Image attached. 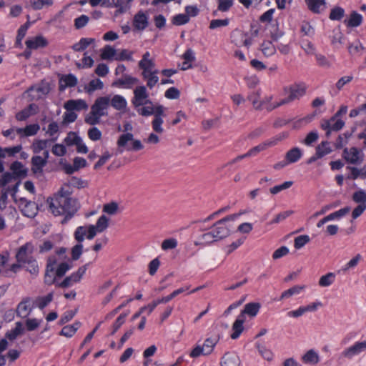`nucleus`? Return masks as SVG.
<instances>
[{
  "mask_svg": "<svg viewBox=\"0 0 366 366\" xmlns=\"http://www.w3.org/2000/svg\"><path fill=\"white\" fill-rule=\"evenodd\" d=\"M70 195L71 192L64 187L49 202L50 210L55 216H64L61 221L62 224L66 223L78 209L76 201L72 199Z\"/></svg>",
  "mask_w": 366,
  "mask_h": 366,
  "instance_id": "obj_1",
  "label": "nucleus"
},
{
  "mask_svg": "<svg viewBox=\"0 0 366 366\" xmlns=\"http://www.w3.org/2000/svg\"><path fill=\"white\" fill-rule=\"evenodd\" d=\"M239 216L240 214H233L218 220L199 237V243L196 244H208L228 237L233 229L232 222Z\"/></svg>",
  "mask_w": 366,
  "mask_h": 366,
  "instance_id": "obj_2",
  "label": "nucleus"
},
{
  "mask_svg": "<svg viewBox=\"0 0 366 366\" xmlns=\"http://www.w3.org/2000/svg\"><path fill=\"white\" fill-rule=\"evenodd\" d=\"M142 70V79L147 82V87L152 89L159 82V70L156 69L154 59L149 51H146L138 63Z\"/></svg>",
  "mask_w": 366,
  "mask_h": 366,
  "instance_id": "obj_3",
  "label": "nucleus"
},
{
  "mask_svg": "<svg viewBox=\"0 0 366 366\" xmlns=\"http://www.w3.org/2000/svg\"><path fill=\"white\" fill-rule=\"evenodd\" d=\"M110 96L100 97L96 99L91 107L89 113L85 117V122L89 125H96L100 123L101 117L107 116L109 107Z\"/></svg>",
  "mask_w": 366,
  "mask_h": 366,
  "instance_id": "obj_4",
  "label": "nucleus"
},
{
  "mask_svg": "<svg viewBox=\"0 0 366 366\" xmlns=\"http://www.w3.org/2000/svg\"><path fill=\"white\" fill-rule=\"evenodd\" d=\"M285 92L287 94L288 96L274 104L272 107V109L287 104H290L295 100L299 99L300 97L305 95L306 92V87L303 84H294L289 87H285Z\"/></svg>",
  "mask_w": 366,
  "mask_h": 366,
  "instance_id": "obj_5",
  "label": "nucleus"
},
{
  "mask_svg": "<svg viewBox=\"0 0 366 366\" xmlns=\"http://www.w3.org/2000/svg\"><path fill=\"white\" fill-rule=\"evenodd\" d=\"M342 156L347 163L355 165L361 164L365 158L362 149L355 147L344 149Z\"/></svg>",
  "mask_w": 366,
  "mask_h": 366,
  "instance_id": "obj_6",
  "label": "nucleus"
},
{
  "mask_svg": "<svg viewBox=\"0 0 366 366\" xmlns=\"http://www.w3.org/2000/svg\"><path fill=\"white\" fill-rule=\"evenodd\" d=\"M132 104L134 109L139 108L145 104H152V101L149 99V93L146 86H138L134 89Z\"/></svg>",
  "mask_w": 366,
  "mask_h": 366,
  "instance_id": "obj_7",
  "label": "nucleus"
},
{
  "mask_svg": "<svg viewBox=\"0 0 366 366\" xmlns=\"http://www.w3.org/2000/svg\"><path fill=\"white\" fill-rule=\"evenodd\" d=\"M57 259L56 256H50L47 259V263L45 269L44 282L47 285L55 284L56 285V276L54 273Z\"/></svg>",
  "mask_w": 366,
  "mask_h": 366,
  "instance_id": "obj_8",
  "label": "nucleus"
},
{
  "mask_svg": "<svg viewBox=\"0 0 366 366\" xmlns=\"http://www.w3.org/2000/svg\"><path fill=\"white\" fill-rule=\"evenodd\" d=\"M34 249V245L31 242H26L21 246L16 254L17 262L25 265L26 262L34 258L33 257Z\"/></svg>",
  "mask_w": 366,
  "mask_h": 366,
  "instance_id": "obj_9",
  "label": "nucleus"
},
{
  "mask_svg": "<svg viewBox=\"0 0 366 366\" xmlns=\"http://www.w3.org/2000/svg\"><path fill=\"white\" fill-rule=\"evenodd\" d=\"M97 232V229L93 224L89 225L88 227L80 226L76 229L74 237L78 242H81L84 241L86 234H87V239H92L96 236Z\"/></svg>",
  "mask_w": 366,
  "mask_h": 366,
  "instance_id": "obj_10",
  "label": "nucleus"
},
{
  "mask_svg": "<svg viewBox=\"0 0 366 366\" xmlns=\"http://www.w3.org/2000/svg\"><path fill=\"white\" fill-rule=\"evenodd\" d=\"M365 351H366V340L362 342L358 341L350 347L345 349L342 352V356L347 359H352Z\"/></svg>",
  "mask_w": 366,
  "mask_h": 366,
  "instance_id": "obj_11",
  "label": "nucleus"
},
{
  "mask_svg": "<svg viewBox=\"0 0 366 366\" xmlns=\"http://www.w3.org/2000/svg\"><path fill=\"white\" fill-rule=\"evenodd\" d=\"M19 207L22 214L27 217L33 218L37 214L38 207L36 203L29 201L24 197L19 199Z\"/></svg>",
  "mask_w": 366,
  "mask_h": 366,
  "instance_id": "obj_12",
  "label": "nucleus"
},
{
  "mask_svg": "<svg viewBox=\"0 0 366 366\" xmlns=\"http://www.w3.org/2000/svg\"><path fill=\"white\" fill-rule=\"evenodd\" d=\"M133 137L134 136L132 133L127 132L126 134H122L117 140L118 147H124L127 145L128 142L132 141V147L131 148L127 147V149L134 151L141 150L143 148L142 142L138 139L134 140Z\"/></svg>",
  "mask_w": 366,
  "mask_h": 366,
  "instance_id": "obj_13",
  "label": "nucleus"
},
{
  "mask_svg": "<svg viewBox=\"0 0 366 366\" xmlns=\"http://www.w3.org/2000/svg\"><path fill=\"white\" fill-rule=\"evenodd\" d=\"M165 108L164 106L159 104L157 105V113L154 115V119L152 122V127L154 132L162 134L164 132L162 124L164 122L163 117L164 114Z\"/></svg>",
  "mask_w": 366,
  "mask_h": 366,
  "instance_id": "obj_14",
  "label": "nucleus"
},
{
  "mask_svg": "<svg viewBox=\"0 0 366 366\" xmlns=\"http://www.w3.org/2000/svg\"><path fill=\"white\" fill-rule=\"evenodd\" d=\"M132 24L137 31L144 30L149 25L148 14L142 10L139 11L134 16Z\"/></svg>",
  "mask_w": 366,
  "mask_h": 366,
  "instance_id": "obj_15",
  "label": "nucleus"
},
{
  "mask_svg": "<svg viewBox=\"0 0 366 366\" xmlns=\"http://www.w3.org/2000/svg\"><path fill=\"white\" fill-rule=\"evenodd\" d=\"M344 125L345 122L335 116H332L329 119H322L320 124L322 129H331L335 132L342 129Z\"/></svg>",
  "mask_w": 366,
  "mask_h": 366,
  "instance_id": "obj_16",
  "label": "nucleus"
},
{
  "mask_svg": "<svg viewBox=\"0 0 366 366\" xmlns=\"http://www.w3.org/2000/svg\"><path fill=\"white\" fill-rule=\"evenodd\" d=\"M109 105L121 113H124L127 108V99L120 94H114L110 97Z\"/></svg>",
  "mask_w": 366,
  "mask_h": 366,
  "instance_id": "obj_17",
  "label": "nucleus"
},
{
  "mask_svg": "<svg viewBox=\"0 0 366 366\" xmlns=\"http://www.w3.org/2000/svg\"><path fill=\"white\" fill-rule=\"evenodd\" d=\"M31 300L29 297H26L23 299L22 301H21L17 305V316L21 318L27 317L32 310V307H31Z\"/></svg>",
  "mask_w": 366,
  "mask_h": 366,
  "instance_id": "obj_18",
  "label": "nucleus"
},
{
  "mask_svg": "<svg viewBox=\"0 0 366 366\" xmlns=\"http://www.w3.org/2000/svg\"><path fill=\"white\" fill-rule=\"evenodd\" d=\"M64 107L66 111H81L87 109L88 104L84 99H71L65 102Z\"/></svg>",
  "mask_w": 366,
  "mask_h": 366,
  "instance_id": "obj_19",
  "label": "nucleus"
},
{
  "mask_svg": "<svg viewBox=\"0 0 366 366\" xmlns=\"http://www.w3.org/2000/svg\"><path fill=\"white\" fill-rule=\"evenodd\" d=\"M245 321V317L243 314H239L232 325V333L231 338L233 340L237 339L244 330L243 324Z\"/></svg>",
  "mask_w": 366,
  "mask_h": 366,
  "instance_id": "obj_20",
  "label": "nucleus"
},
{
  "mask_svg": "<svg viewBox=\"0 0 366 366\" xmlns=\"http://www.w3.org/2000/svg\"><path fill=\"white\" fill-rule=\"evenodd\" d=\"M134 0H112L107 6H114L117 9V14H124L131 8V4Z\"/></svg>",
  "mask_w": 366,
  "mask_h": 366,
  "instance_id": "obj_21",
  "label": "nucleus"
},
{
  "mask_svg": "<svg viewBox=\"0 0 366 366\" xmlns=\"http://www.w3.org/2000/svg\"><path fill=\"white\" fill-rule=\"evenodd\" d=\"M77 81L74 74L63 75L59 79V90L64 91L67 87H74L77 84Z\"/></svg>",
  "mask_w": 366,
  "mask_h": 366,
  "instance_id": "obj_22",
  "label": "nucleus"
},
{
  "mask_svg": "<svg viewBox=\"0 0 366 366\" xmlns=\"http://www.w3.org/2000/svg\"><path fill=\"white\" fill-rule=\"evenodd\" d=\"M26 46L30 49H36L38 48L45 47L48 42L42 36H37L34 38L27 39L25 42Z\"/></svg>",
  "mask_w": 366,
  "mask_h": 366,
  "instance_id": "obj_23",
  "label": "nucleus"
},
{
  "mask_svg": "<svg viewBox=\"0 0 366 366\" xmlns=\"http://www.w3.org/2000/svg\"><path fill=\"white\" fill-rule=\"evenodd\" d=\"M310 11L315 14H320L325 9V0H305Z\"/></svg>",
  "mask_w": 366,
  "mask_h": 366,
  "instance_id": "obj_24",
  "label": "nucleus"
},
{
  "mask_svg": "<svg viewBox=\"0 0 366 366\" xmlns=\"http://www.w3.org/2000/svg\"><path fill=\"white\" fill-rule=\"evenodd\" d=\"M222 366H239L240 360L238 355L234 352L226 353L221 362Z\"/></svg>",
  "mask_w": 366,
  "mask_h": 366,
  "instance_id": "obj_25",
  "label": "nucleus"
},
{
  "mask_svg": "<svg viewBox=\"0 0 366 366\" xmlns=\"http://www.w3.org/2000/svg\"><path fill=\"white\" fill-rule=\"evenodd\" d=\"M40 127L37 124L27 125L25 128H16V133L21 137L34 136L39 132Z\"/></svg>",
  "mask_w": 366,
  "mask_h": 366,
  "instance_id": "obj_26",
  "label": "nucleus"
},
{
  "mask_svg": "<svg viewBox=\"0 0 366 366\" xmlns=\"http://www.w3.org/2000/svg\"><path fill=\"white\" fill-rule=\"evenodd\" d=\"M47 162L45 159H42L41 156H34L31 158V170L34 174H40L43 172V168L46 165Z\"/></svg>",
  "mask_w": 366,
  "mask_h": 366,
  "instance_id": "obj_27",
  "label": "nucleus"
},
{
  "mask_svg": "<svg viewBox=\"0 0 366 366\" xmlns=\"http://www.w3.org/2000/svg\"><path fill=\"white\" fill-rule=\"evenodd\" d=\"M10 169L12 174L16 178L25 177L27 173L26 169L21 162L16 161L11 164Z\"/></svg>",
  "mask_w": 366,
  "mask_h": 366,
  "instance_id": "obj_28",
  "label": "nucleus"
},
{
  "mask_svg": "<svg viewBox=\"0 0 366 366\" xmlns=\"http://www.w3.org/2000/svg\"><path fill=\"white\" fill-rule=\"evenodd\" d=\"M302 156V150L298 147H294L286 153L285 159L287 160V163L292 164L300 159Z\"/></svg>",
  "mask_w": 366,
  "mask_h": 366,
  "instance_id": "obj_29",
  "label": "nucleus"
},
{
  "mask_svg": "<svg viewBox=\"0 0 366 366\" xmlns=\"http://www.w3.org/2000/svg\"><path fill=\"white\" fill-rule=\"evenodd\" d=\"M137 113L142 117H149L154 115L157 113V106H154L153 102L152 104H145L142 107L135 109Z\"/></svg>",
  "mask_w": 366,
  "mask_h": 366,
  "instance_id": "obj_30",
  "label": "nucleus"
},
{
  "mask_svg": "<svg viewBox=\"0 0 366 366\" xmlns=\"http://www.w3.org/2000/svg\"><path fill=\"white\" fill-rule=\"evenodd\" d=\"M260 304L257 302H250L244 305V310L240 314L248 315L250 317H255L260 309Z\"/></svg>",
  "mask_w": 366,
  "mask_h": 366,
  "instance_id": "obj_31",
  "label": "nucleus"
},
{
  "mask_svg": "<svg viewBox=\"0 0 366 366\" xmlns=\"http://www.w3.org/2000/svg\"><path fill=\"white\" fill-rule=\"evenodd\" d=\"M104 88V83L99 79H92L87 85L84 86V90L89 94H92L96 90H101Z\"/></svg>",
  "mask_w": 366,
  "mask_h": 366,
  "instance_id": "obj_32",
  "label": "nucleus"
},
{
  "mask_svg": "<svg viewBox=\"0 0 366 366\" xmlns=\"http://www.w3.org/2000/svg\"><path fill=\"white\" fill-rule=\"evenodd\" d=\"M302 360L305 363L316 365L320 361V357L316 351L311 349L302 356Z\"/></svg>",
  "mask_w": 366,
  "mask_h": 366,
  "instance_id": "obj_33",
  "label": "nucleus"
},
{
  "mask_svg": "<svg viewBox=\"0 0 366 366\" xmlns=\"http://www.w3.org/2000/svg\"><path fill=\"white\" fill-rule=\"evenodd\" d=\"M81 322H75L74 324L70 325L64 326L61 332L60 335L65 336L66 337H71L75 332L77 331V330L80 327Z\"/></svg>",
  "mask_w": 366,
  "mask_h": 366,
  "instance_id": "obj_34",
  "label": "nucleus"
},
{
  "mask_svg": "<svg viewBox=\"0 0 366 366\" xmlns=\"http://www.w3.org/2000/svg\"><path fill=\"white\" fill-rule=\"evenodd\" d=\"M53 300V293L50 292L46 296L38 297L34 300V305L40 310L46 307Z\"/></svg>",
  "mask_w": 366,
  "mask_h": 366,
  "instance_id": "obj_35",
  "label": "nucleus"
},
{
  "mask_svg": "<svg viewBox=\"0 0 366 366\" xmlns=\"http://www.w3.org/2000/svg\"><path fill=\"white\" fill-rule=\"evenodd\" d=\"M305 286L295 285L284 291L280 297V300L288 299L295 295H299L302 290H305Z\"/></svg>",
  "mask_w": 366,
  "mask_h": 366,
  "instance_id": "obj_36",
  "label": "nucleus"
},
{
  "mask_svg": "<svg viewBox=\"0 0 366 366\" xmlns=\"http://www.w3.org/2000/svg\"><path fill=\"white\" fill-rule=\"evenodd\" d=\"M262 54L267 56H271L276 52V48L271 41H264L260 46Z\"/></svg>",
  "mask_w": 366,
  "mask_h": 366,
  "instance_id": "obj_37",
  "label": "nucleus"
},
{
  "mask_svg": "<svg viewBox=\"0 0 366 366\" xmlns=\"http://www.w3.org/2000/svg\"><path fill=\"white\" fill-rule=\"evenodd\" d=\"M50 140L48 139H37L35 140L31 146L34 153L38 154L41 151L46 149L50 144Z\"/></svg>",
  "mask_w": 366,
  "mask_h": 366,
  "instance_id": "obj_38",
  "label": "nucleus"
},
{
  "mask_svg": "<svg viewBox=\"0 0 366 366\" xmlns=\"http://www.w3.org/2000/svg\"><path fill=\"white\" fill-rule=\"evenodd\" d=\"M94 41L95 39L93 38H81L79 42L72 46V49L76 51H84Z\"/></svg>",
  "mask_w": 366,
  "mask_h": 366,
  "instance_id": "obj_39",
  "label": "nucleus"
},
{
  "mask_svg": "<svg viewBox=\"0 0 366 366\" xmlns=\"http://www.w3.org/2000/svg\"><path fill=\"white\" fill-rule=\"evenodd\" d=\"M272 142H267L265 141L259 144H258L257 146L256 147H254L253 148L250 149L247 153V155L249 157H252V156H255L257 155L259 152H262V151H264L265 149H267V148L269 147H272Z\"/></svg>",
  "mask_w": 366,
  "mask_h": 366,
  "instance_id": "obj_40",
  "label": "nucleus"
},
{
  "mask_svg": "<svg viewBox=\"0 0 366 366\" xmlns=\"http://www.w3.org/2000/svg\"><path fill=\"white\" fill-rule=\"evenodd\" d=\"M218 342L219 337H208L204 340L202 347L207 355L212 352L214 347H215Z\"/></svg>",
  "mask_w": 366,
  "mask_h": 366,
  "instance_id": "obj_41",
  "label": "nucleus"
},
{
  "mask_svg": "<svg viewBox=\"0 0 366 366\" xmlns=\"http://www.w3.org/2000/svg\"><path fill=\"white\" fill-rule=\"evenodd\" d=\"M335 274L332 272H329L320 278L319 285L322 287H329L335 282Z\"/></svg>",
  "mask_w": 366,
  "mask_h": 366,
  "instance_id": "obj_42",
  "label": "nucleus"
},
{
  "mask_svg": "<svg viewBox=\"0 0 366 366\" xmlns=\"http://www.w3.org/2000/svg\"><path fill=\"white\" fill-rule=\"evenodd\" d=\"M332 152L329 142L327 141L322 142L317 147L316 152L318 154L317 157H323L324 156L330 154Z\"/></svg>",
  "mask_w": 366,
  "mask_h": 366,
  "instance_id": "obj_43",
  "label": "nucleus"
},
{
  "mask_svg": "<svg viewBox=\"0 0 366 366\" xmlns=\"http://www.w3.org/2000/svg\"><path fill=\"white\" fill-rule=\"evenodd\" d=\"M350 207H345L344 208L339 209L338 211H336L335 212H332V213L328 214L326 217H327L328 222L336 219H339L341 217L345 216L347 214H348L350 212Z\"/></svg>",
  "mask_w": 366,
  "mask_h": 366,
  "instance_id": "obj_44",
  "label": "nucleus"
},
{
  "mask_svg": "<svg viewBox=\"0 0 366 366\" xmlns=\"http://www.w3.org/2000/svg\"><path fill=\"white\" fill-rule=\"evenodd\" d=\"M347 49L349 53L351 55H355L361 54V52L364 50V46H362L360 41L356 40L352 43H350Z\"/></svg>",
  "mask_w": 366,
  "mask_h": 366,
  "instance_id": "obj_45",
  "label": "nucleus"
},
{
  "mask_svg": "<svg viewBox=\"0 0 366 366\" xmlns=\"http://www.w3.org/2000/svg\"><path fill=\"white\" fill-rule=\"evenodd\" d=\"M88 264H86L77 269L76 272H73L71 275H69L71 280L73 281L74 283L79 282L84 274H85L86 269H87Z\"/></svg>",
  "mask_w": 366,
  "mask_h": 366,
  "instance_id": "obj_46",
  "label": "nucleus"
},
{
  "mask_svg": "<svg viewBox=\"0 0 366 366\" xmlns=\"http://www.w3.org/2000/svg\"><path fill=\"white\" fill-rule=\"evenodd\" d=\"M26 269L33 275H36L39 273V268L38 266L37 261L35 258L26 262L25 265H22Z\"/></svg>",
  "mask_w": 366,
  "mask_h": 366,
  "instance_id": "obj_47",
  "label": "nucleus"
},
{
  "mask_svg": "<svg viewBox=\"0 0 366 366\" xmlns=\"http://www.w3.org/2000/svg\"><path fill=\"white\" fill-rule=\"evenodd\" d=\"M362 21V15L357 13L356 11H353L350 15V19L348 20L347 26L357 27L361 24Z\"/></svg>",
  "mask_w": 366,
  "mask_h": 366,
  "instance_id": "obj_48",
  "label": "nucleus"
},
{
  "mask_svg": "<svg viewBox=\"0 0 366 366\" xmlns=\"http://www.w3.org/2000/svg\"><path fill=\"white\" fill-rule=\"evenodd\" d=\"M133 51H129L128 49H122L119 51L117 56L115 57V59L117 61H133Z\"/></svg>",
  "mask_w": 366,
  "mask_h": 366,
  "instance_id": "obj_49",
  "label": "nucleus"
},
{
  "mask_svg": "<svg viewBox=\"0 0 366 366\" xmlns=\"http://www.w3.org/2000/svg\"><path fill=\"white\" fill-rule=\"evenodd\" d=\"M23 326L21 322H17L16 323V327L14 330L8 332L6 334V337L11 340H15L17 336L23 332Z\"/></svg>",
  "mask_w": 366,
  "mask_h": 366,
  "instance_id": "obj_50",
  "label": "nucleus"
},
{
  "mask_svg": "<svg viewBox=\"0 0 366 366\" xmlns=\"http://www.w3.org/2000/svg\"><path fill=\"white\" fill-rule=\"evenodd\" d=\"M256 347L258 350L259 354L267 360H271L273 357L272 352L267 349L265 346L259 342L256 343Z\"/></svg>",
  "mask_w": 366,
  "mask_h": 366,
  "instance_id": "obj_51",
  "label": "nucleus"
},
{
  "mask_svg": "<svg viewBox=\"0 0 366 366\" xmlns=\"http://www.w3.org/2000/svg\"><path fill=\"white\" fill-rule=\"evenodd\" d=\"M115 54L116 50L112 46L107 45L102 50L101 58L104 60L111 59Z\"/></svg>",
  "mask_w": 366,
  "mask_h": 366,
  "instance_id": "obj_52",
  "label": "nucleus"
},
{
  "mask_svg": "<svg viewBox=\"0 0 366 366\" xmlns=\"http://www.w3.org/2000/svg\"><path fill=\"white\" fill-rule=\"evenodd\" d=\"M98 232H104L109 226V218L105 215H102L94 225Z\"/></svg>",
  "mask_w": 366,
  "mask_h": 366,
  "instance_id": "obj_53",
  "label": "nucleus"
},
{
  "mask_svg": "<svg viewBox=\"0 0 366 366\" xmlns=\"http://www.w3.org/2000/svg\"><path fill=\"white\" fill-rule=\"evenodd\" d=\"M66 186H71L73 187L81 189L86 187L87 186V182L80 178L71 177L68 180V184Z\"/></svg>",
  "mask_w": 366,
  "mask_h": 366,
  "instance_id": "obj_54",
  "label": "nucleus"
},
{
  "mask_svg": "<svg viewBox=\"0 0 366 366\" xmlns=\"http://www.w3.org/2000/svg\"><path fill=\"white\" fill-rule=\"evenodd\" d=\"M310 240V238L307 234L300 235L294 240V246L296 249H299L303 247Z\"/></svg>",
  "mask_w": 366,
  "mask_h": 366,
  "instance_id": "obj_55",
  "label": "nucleus"
},
{
  "mask_svg": "<svg viewBox=\"0 0 366 366\" xmlns=\"http://www.w3.org/2000/svg\"><path fill=\"white\" fill-rule=\"evenodd\" d=\"M71 268V265L67 262L60 263L56 268H55V274L58 277H63L67 271Z\"/></svg>",
  "mask_w": 366,
  "mask_h": 366,
  "instance_id": "obj_56",
  "label": "nucleus"
},
{
  "mask_svg": "<svg viewBox=\"0 0 366 366\" xmlns=\"http://www.w3.org/2000/svg\"><path fill=\"white\" fill-rule=\"evenodd\" d=\"M41 322L42 320L29 318L25 322L26 330L28 331H34L39 327Z\"/></svg>",
  "mask_w": 366,
  "mask_h": 366,
  "instance_id": "obj_57",
  "label": "nucleus"
},
{
  "mask_svg": "<svg viewBox=\"0 0 366 366\" xmlns=\"http://www.w3.org/2000/svg\"><path fill=\"white\" fill-rule=\"evenodd\" d=\"M345 15V11L340 6L333 8L330 14V19L331 20H340Z\"/></svg>",
  "mask_w": 366,
  "mask_h": 366,
  "instance_id": "obj_58",
  "label": "nucleus"
},
{
  "mask_svg": "<svg viewBox=\"0 0 366 366\" xmlns=\"http://www.w3.org/2000/svg\"><path fill=\"white\" fill-rule=\"evenodd\" d=\"M189 21V18L186 14H179L172 18V24L177 26L184 25L188 23Z\"/></svg>",
  "mask_w": 366,
  "mask_h": 366,
  "instance_id": "obj_59",
  "label": "nucleus"
},
{
  "mask_svg": "<svg viewBox=\"0 0 366 366\" xmlns=\"http://www.w3.org/2000/svg\"><path fill=\"white\" fill-rule=\"evenodd\" d=\"M292 184H293V182L287 181V182H285L284 183H282V184L276 185V186L270 188L269 192L272 194H277L279 192H280L281 191L290 188Z\"/></svg>",
  "mask_w": 366,
  "mask_h": 366,
  "instance_id": "obj_60",
  "label": "nucleus"
},
{
  "mask_svg": "<svg viewBox=\"0 0 366 366\" xmlns=\"http://www.w3.org/2000/svg\"><path fill=\"white\" fill-rule=\"evenodd\" d=\"M352 199L360 204H366V192L359 190L353 194Z\"/></svg>",
  "mask_w": 366,
  "mask_h": 366,
  "instance_id": "obj_61",
  "label": "nucleus"
},
{
  "mask_svg": "<svg viewBox=\"0 0 366 366\" xmlns=\"http://www.w3.org/2000/svg\"><path fill=\"white\" fill-rule=\"evenodd\" d=\"M319 135L317 132L312 131L310 132L303 140L302 143H304L307 146L312 145L314 142H317L318 139Z\"/></svg>",
  "mask_w": 366,
  "mask_h": 366,
  "instance_id": "obj_62",
  "label": "nucleus"
},
{
  "mask_svg": "<svg viewBox=\"0 0 366 366\" xmlns=\"http://www.w3.org/2000/svg\"><path fill=\"white\" fill-rule=\"evenodd\" d=\"M315 59H316L317 64L320 66L325 67V68L330 67L331 63L326 58L325 56H324L321 54H315Z\"/></svg>",
  "mask_w": 366,
  "mask_h": 366,
  "instance_id": "obj_63",
  "label": "nucleus"
},
{
  "mask_svg": "<svg viewBox=\"0 0 366 366\" xmlns=\"http://www.w3.org/2000/svg\"><path fill=\"white\" fill-rule=\"evenodd\" d=\"M118 210V204L112 202L109 204H106L103 207V212L108 214L112 215L117 213Z\"/></svg>",
  "mask_w": 366,
  "mask_h": 366,
  "instance_id": "obj_64",
  "label": "nucleus"
}]
</instances>
